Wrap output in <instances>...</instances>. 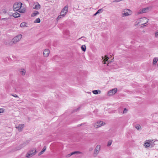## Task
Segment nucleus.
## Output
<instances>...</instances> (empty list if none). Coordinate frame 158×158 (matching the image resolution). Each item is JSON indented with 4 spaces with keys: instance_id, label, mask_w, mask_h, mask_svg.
Segmentation results:
<instances>
[{
    "instance_id": "nucleus-1",
    "label": "nucleus",
    "mask_w": 158,
    "mask_h": 158,
    "mask_svg": "<svg viewBox=\"0 0 158 158\" xmlns=\"http://www.w3.org/2000/svg\"><path fill=\"white\" fill-rule=\"evenodd\" d=\"M155 141L156 139H155V141H154L153 139L146 140L145 142L144 146L146 148L148 147H152L155 145L154 143V142Z\"/></svg>"
},
{
    "instance_id": "nucleus-8",
    "label": "nucleus",
    "mask_w": 158,
    "mask_h": 158,
    "mask_svg": "<svg viewBox=\"0 0 158 158\" xmlns=\"http://www.w3.org/2000/svg\"><path fill=\"white\" fill-rule=\"evenodd\" d=\"M100 148L101 146L99 145H98L96 146L94 152V156H96L99 153L100 149Z\"/></svg>"
},
{
    "instance_id": "nucleus-44",
    "label": "nucleus",
    "mask_w": 158,
    "mask_h": 158,
    "mask_svg": "<svg viewBox=\"0 0 158 158\" xmlns=\"http://www.w3.org/2000/svg\"><path fill=\"white\" fill-rule=\"evenodd\" d=\"M98 14L97 13V12H96L95 13L94 15V16H96V15Z\"/></svg>"
},
{
    "instance_id": "nucleus-35",
    "label": "nucleus",
    "mask_w": 158,
    "mask_h": 158,
    "mask_svg": "<svg viewBox=\"0 0 158 158\" xmlns=\"http://www.w3.org/2000/svg\"><path fill=\"white\" fill-rule=\"evenodd\" d=\"M4 111V110L3 109H0V113H3Z\"/></svg>"
},
{
    "instance_id": "nucleus-10",
    "label": "nucleus",
    "mask_w": 158,
    "mask_h": 158,
    "mask_svg": "<svg viewBox=\"0 0 158 158\" xmlns=\"http://www.w3.org/2000/svg\"><path fill=\"white\" fill-rule=\"evenodd\" d=\"M49 50L48 49H45V50H44L43 52V54L44 57H47L48 56V55L49 54Z\"/></svg>"
},
{
    "instance_id": "nucleus-11",
    "label": "nucleus",
    "mask_w": 158,
    "mask_h": 158,
    "mask_svg": "<svg viewBox=\"0 0 158 158\" xmlns=\"http://www.w3.org/2000/svg\"><path fill=\"white\" fill-rule=\"evenodd\" d=\"M68 6H65L62 10V13H64L63 15L67 13L68 11Z\"/></svg>"
},
{
    "instance_id": "nucleus-17",
    "label": "nucleus",
    "mask_w": 158,
    "mask_h": 158,
    "mask_svg": "<svg viewBox=\"0 0 158 158\" xmlns=\"http://www.w3.org/2000/svg\"><path fill=\"white\" fill-rule=\"evenodd\" d=\"M102 59L103 60H104V61H105L104 62H103V63L104 64H106V62L109 59V57L106 55L105 56V57L104 58L103 57H102Z\"/></svg>"
},
{
    "instance_id": "nucleus-12",
    "label": "nucleus",
    "mask_w": 158,
    "mask_h": 158,
    "mask_svg": "<svg viewBox=\"0 0 158 158\" xmlns=\"http://www.w3.org/2000/svg\"><path fill=\"white\" fill-rule=\"evenodd\" d=\"M24 127V124H20L18 126L16 127V128L19 131H21Z\"/></svg>"
},
{
    "instance_id": "nucleus-46",
    "label": "nucleus",
    "mask_w": 158,
    "mask_h": 158,
    "mask_svg": "<svg viewBox=\"0 0 158 158\" xmlns=\"http://www.w3.org/2000/svg\"><path fill=\"white\" fill-rule=\"evenodd\" d=\"M69 156H70V154H69Z\"/></svg>"
},
{
    "instance_id": "nucleus-38",
    "label": "nucleus",
    "mask_w": 158,
    "mask_h": 158,
    "mask_svg": "<svg viewBox=\"0 0 158 158\" xmlns=\"http://www.w3.org/2000/svg\"><path fill=\"white\" fill-rule=\"evenodd\" d=\"M2 12L4 14H6L7 13V11L6 10L4 9L2 10Z\"/></svg>"
},
{
    "instance_id": "nucleus-20",
    "label": "nucleus",
    "mask_w": 158,
    "mask_h": 158,
    "mask_svg": "<svg viewBox=\"0 0 158 158\" xmlns=\"http://www.w3.org/2000/svg\"><path fill=\"white\" fill-rule=\"evenodd\" d=\"M158 61V59L156 57H155L154 58L152 64L153 65H155L156 64V63Z\"/></svg>"
},
{
    "instance_id": "nucleus-47",
    "label": "nucleus",
    "mask_w": 158,
    "mask_h": 158,
    "mask_svg": "<svg viewBox=\"0 0 158 158\" xmlns=\"http://www.w3.org/2000/svg\"><path fill=\"white\" fill-rule=\"evenodd\" d=\"M81 124H80V125H79V126H81Z\"/></svg>"
},
{
    "instance_id": "nucleus-36",
    "label": "nucleus",
    "mask_w": 158,
    "mask_h": 158,
    "mask_svg": "<svg viewBox=\"0 0 158 158\" xmlns=\"http://www.w3.org/2000/svg\"><path fill=\"white\" fill-rule=\"evenodd\" d=\"M127 110L126 108H125L124 109L123 113H126L127 112Z\"/></svg>"
},
{
    "instance_id": "nucleus-45",
    "label": "nucleus",
    "mask_w": 158,
    "mask_h": 158,
    "mask_svg": "<svg viewBox=\"0 0 158 158\" xmlns=\"http://www.w3.org/2000/svg\"><path fill=\"white\" fill-rule=\"evenodd\" d=\"M93 150V149L92 148H91L89 149L90 151H91Z\"/></svg>"
},
{
    "instance_id": "nucleus-34",
    "label": "nucleus",
    "mask_w": 158,
    "mask_h": 158,
    "mask_svg": "<svg viewBox=\"0 0 158 158\" xmlns=\"http://www.w3.org/2000/svg\"><path fill=\"white\" fill-rule=\"evenodd\" d=\"M11 95L15 98H19V96L16 94H11Z\"/></svg>"
},
{
    "instance_id": "nucleus-15",
    "label": "nucleus",
    "mask_w": 158,
    "mask_h": 158,
    "mask_svg": "<svg viewBox=\"0 0 158 158\" xmlns=\"http://www.w3.org/2000/svg\"><path fill=\"white\" fill-rule=\"evenodd\" d=\"M20 14L18 12H15L12 15L13 17L15 18H18L20 16Z\"/></svg>"
},
{
    "instance_id": "nucleus-40",
    "label": "nucleus",
    "mask_w": 158,
    "mask_h": 158,
    "mask_svg": "<svg viewBox=\"0 0 158 158\" xmlns=\"http://www.w3.org/2000/svg\"><path fill=\"white\" fill-rule=\"evenodd\" d=\"M8 19V18H2L1 19V20H7Z\"/></svg>"
},
{
    "instance_id": "nucleus-29",
    "label": "nucleus",
    "mask_w": 158,
    "mask_h": 158,
    "mask_svg": "<svg viewBox=\"0 0 158 158\" xmlns=\"http://www.w3.org/2000/svg\"><path fill=\"white\" fill-rule=\"evenodd\" d=\"M30 142V140H26L25 142H24V143H25V144L26 145L28 144Z\"/></svg>"
},
{
    "instance_id": "nucleus-32",
    "label": "nucleus",
    "mask_w": 158,
    "mask_h": 158,
    "mask_svg": "<svg viewBox=\"0 0 158 158\" xmlns=\"http://www.w3.org/2000/svg\"><path fill=\"white\" fill-rule=\"evenodd\" d=\"M62 16L61 15L58 16V17H57V19H56L57 20H59L61 18H62Z\"/></svg>"
},
{
    "instance_id": "nucleus-33",
    "label": "nucleus",
    "mask_w": 158,
    "mask_h": 158,
    "mask_svg": "<svg viewBox=\"0 0 158 158\" xmlns=\"http://www.w3.org/2000/svg\"><path fill=\"white\" fill-rule=\"evenodd\" d=\"M18 11L20 13H24L25 12V10L23 9V10H19V11Z\"/></svg>"
},
{
    "instance_id": "nucleus-41",
    "label": "nucleus",
    "mask_w": 158,
    "mask_h": 158,
    "mask_svg": "<svg viewBox=\"0 0 158 158\" xmlns=\"http://www.w3.org/2000/svg\"><path fill=\"white\" fill-rule=\"evenodd\" d=\"M43 153L41 151L40 152H39V153L38 154V155L39 156H40L41 155H42V154H43Z\"/></svg>"
},
{
    "instance_id": "nucleus-4",
    "label": "nucleus",
    "mask_w": 158,
    "mask_h": 158,
    "mask_svg": "<svg viewBox=\"0 0 158 158\" xmlns=\"http://www.w3.org/2000/svg\"><path fill=\"white\" fill-rule=\"evenodd\" d=\"M36 149H34L30 150L26 154V156L27 158H30L35 155L36 152Z\"/></svg>"
},
{
    "instance_id": "nucleus-27",
    "label": "nucleus",
    "mask_w": 158,
    "mask_h": 158,
    "mask_svg": "<svg viewBox=\"0 0 158 158\" xmlns=\"http://www.w3.org/2000/svg\"><path fill=\"white\" fill-rule=\"evenodd\" d=\"M135 128L139 130L141 128V126L139 124H137L135 126Z\"/></svg>"
},
{
    "instance_id": "nucleus-30",
    "label": "nucleus",
    "mask_w": 158,
    "mask_h": 158,
    "mask_svg": "<svg viewBox=\"0 0 158 158\" xmlns=\"http://www.w3.org/2000/svg\"><path fill=\"white\" fill-rule=\"evenodd\" d=\"M112 141H109L108 142L107 146H110L112 143Z\"/></svg>"
},
{
    "instance_id": "nucleus-21",
    "label": "nucleus",
    "mask_w": 158,
    "mask_h": 158,
    "mask_svg": "<svg viewBox=\"0 0 158 158\" xmlns=\"http://www.w3.org/2000/svg\"><path fill=\"white\" fill-rule=\"evenodd\" d=\"M40 5L37 3V4L35 5V7H34L33 8L36 10H38L40 9Z\"/></svg>"
},
{
    "instance_id": "nucleus-26",
    "label": "nucleus",
    "mask_w": 158,
    "mask_h": 158,
    "mask_svg": "<svg viewBox=\"0 0 158 158\" xmlns=\"http://www.w3.org/2000/svg\"><path fill=\"white\" fill-rule=\"evenodd\" d=\"M26 23H22L20 25V26L21 27H24L26 26Z\"/></svg>"
},
{
    "instance_id": "nucleus-2",
    "label": "nucleus",
    "mask_w": 158,
    "mask_h": 158,
    "mask_svg": "<svg viewBox=\"0 0 158 158\" xmlns=\"http://www.w3.org/2000/svg\"><path fill=\"white\" fill-rule=\"evenodd\" d=\"M22 3L21 2H16L13 6V9L15 11H18L21 8Z\"/></svg>"
},
{
    "instance_id": "nucleus-9",
    "label": "nucleus",
    "mask_w": 158,
    "mask_h": 158,
    "mask_svg": "<svg viewBox=\"0 0 158 158\" xmlns=\"http://www.w3.org/2000/svg\"><path fill=\"white\" fill-rule=\"evenodd\" d=\"M148 19H147L145 17L140 18L141 25H142L146 24L148 23Z\"/></svg>"
},
{
    "instance_id": "nucleus-7",
    "label": "nucleus",
    "mask_w": 158,
    "mask_h": 158,
    "mask_svg": "<svg viewBox=\"0 0 158 158\" xmlns=\"http://www.w3.org/2000/svg\"><path fill=\"white\" fill-rule=\"evenodd\" d=\"M118 90L116 88H114L111 90H109L107 94L109 96H112L115 94L117 92Z\"/></svg>"
},
{
    "instance_id": "nucleus-18",
    "label": "nucleus",
    "mask_w": 158,
    "mask_h": 158,
    "mask_svg": "<svg viewBox=\"0 0 158 158\" xmlns=\"http://www.w3.org/2000/svg\"><path fill=\"white\" fill-rule=\"evenodd\" d=\"M26 146V145L25 144V143H23L21 144L19 146L17 147V150H19L21 149L22 148Z\"/></svg>"
},
{
    "instance_id": "nucleus-23",
    "label": "nucleus",
    "mask_w": 158,
    "mask_h": 158,
    "mask_svg": "<svg viewBox=\"0 0 158 158\" xmlns=\"http://www.w3.org/2000/svg\"><path fill=\"white\" fill-rule=\"evenodd\" d=\"M81 49L82 51L85 52L86 49V47L85 45H83L81 47Z\"/></svg>"
},
{
    "instance_id": "nucleus-5",
    "label": "nucleus",
    "mask_w": 158,
    "mask_h": 158,
    "mask_svg": "<svg viewBox=\"0 0 158 158\" xmlns=\"http://www.w3.org/2000/svg\"><path fill=\"white\" fill-rule=\"evenodd\" d=\"M131 14V10L128 9H124L122 12V16H126L129 15Z\"/></svg>"
},
{
    "instance_id": "nucleus-16",
    "label": "nucleus",
    "mask_w": 158,
    "mask_h": 158,
    "mask_svg": "<svg viewBox=\"0 0 158 158\" xmlns=\"http://www.w3.org/2000/svg\"><path fill=\"white\" fill-rule=\"evenodd\" d=\"M39 13L38 11L36 10H35L33 11V12L31 14V17H34L36 16V15H39Z\"/></svg>"
},
{
    "instance_id": "nucleus-3",
    "label": "nucleus",
    "mask_w": 158,
    "mask_h": 158,
    "mask_svg": "<svg viewBox=\"0 0 158 158\" xmlns=\"http://www.w3.org/2000/svg\"><path fill=\"white\" fill-rule=\"evenodd\" d=\"M22 38V35L21 34L17 35L13 39V42L9 43L10 45H12V43L16 44Z\"/></svg>"
},
{
    "instance_id": "nucleus-31",
    "label": "nucleus",
    "mask_w": 158,
    "mask_h": 158,
    "mask_svg": "<svg viewBox=\"0 0 158 158\" xmlns=\"http://www.w3.org/2000/svg\"><path fill=\"white\" fill-rule=\"evenodd\" d=\"M46 146L44 147L43 149L41 151L44 153L46 150Z\"/></svg>"
},
{
    "instance_id": "nucleus-22",
    "label": "nucleus",
    "mask_w": 158,
    "mask_h": 158,
    "mask_svg": "<svg viewBox=\"0 0 158 158\" xmlns=\"http://www.w3.org/2000/svg\"><path fill=\"white\" fill-rule=\"evenodd\" d=\"M141 24V22L140 20V19L137 20L135 22V25H138L139 24Z\"/></svg>"
},
{
    "instance_id": "nucleus-37",
    "label": "nucleus",
    "mask_w": 158,
    "mask_h": 158,
    "mask_svg": "<svg viewBox=\"0 0 158 158\" xmlns=\"http://www.w3.org/2000/svg\"><path fill=\"white\" fill-rule=\"evenodd\" d=\"M80 107H79L76 109H74L73 111V112H75V111H77V110H79V109Z\"/></svg>"
},
{
    "instance_id": "nucleus-6",
    "label": "nucleus",
    "mask_w": 158,
    "mask_h": 158,
    "mask_svg": "<svg viewBox=\"0 0 158 158\" xmlns=\"http://www.w3.org/2000/svg\"><path fill=\"white\" fill-rule=\"evenodd\" d=\"M105 124V123H103V122L99 121H98L97 123H95L94 125V126L96 128H98L101 127L102 126H103Z\"/></svg>"
},
{
    "instance_id": "nucleus-43",
    "label": "nucleus",
    "mask_w": 158,
    "mask_h": 158,
    "mask_svg": "<svg viewBox=\"0 0 158 158\" xmlns=\"http://www.w3.org/2000/svg\"><path fill=\"white\" fill-rule=\"evenodd\" d=\"M113 60H112L111 61H109L108 62V64H109L111 62H113Z\"/></svg>"
},
{
    "instance_id": "nucleus-13",
    "label": "nucleus",
    "mask_w": 158,
    "mask_h": 158,
    "mask_svg": "<svg viewBox=\"0 0 158 158\" xmlns=\"http://www.w3.org/2000/svg\"><path fill=\"white\" fill-rule=\"evenodd\" d=\"M148 8H143L142 10H140L138 14H140L142 13H146L148 11Z\"/></svg>"
},
{
    "instance_id": "nucleus-24",
    "label": "nucleus",
    "mask_w": 158,
    "mask_h": 158,
    "mask_svg": "<svg viewBox=\"0 0 158 158\" xmlns=\"http://www.w3.org/2000/svg\"><path fill=\"white\" fill-rule=\"evenodd\" d=\"M80 152L79 151H75L74 152H72L70 154V156H72L73 155L77 154H79L80 153Z\"/></svg>"
},
{
    "instance_id": "nucleus-42",
    "label": "nucleus",
    "mask_w": 158,
    "mask_h": 158,
    "mask_svg": "<svg viewBox=\"0 0 158 158\" xmlns=\"http://www.w3.org/2000/svg\"><path fill=\"white\" fill-rule=\"evenodd\" d=\"M61 15L62 16V17H64L65 15H63V14H64V13H62V11H61Z\"/></svg>"
},
{
    "instance_id": "nucleus-28",
    "label": "nucleus",
    "mask_w": 158,
    "mask_h": 158,
    "mask_svg": "<svg viewBox=\"0 0 158 158\" xmlns=\"http://www.w3.org/2000/svg\"><path fill=\"white\" fill-rule=\"evenodd\" d=\"M103 11V9H100L98 10V11L97 12V13L99 14L100 13L102 12Z\"/></svg>"
},
{
    "instance_id": "nucleus-39",
    "label": "nucleus",
    "mask_w": 158,
    "mask_h": 158,
    "mask_svg": "<svg viewBox=\"0 0 158 158\" xmlns=\"http://www.w3.org/2000/svg\"><path fill=\"white\" fill-rule=\"evenodd\" d=\"M155 36L157 37L158 36V31H156L155 33Z\"/></svg>"
},
{
    "instance_id": "nucleus-14",
    "label": "nucleus",
    "mask_w": 158,
    "mask_h": 158,
    "mask_svg": "<svg viewBox=\"0 0 158 158\" xmlns=\"http://www.w3.org/2000/svg\"><path fill=\"white\" fill-rule=\"evenodd\" d=\"M20 73L23 76L25 75L26 74V70L23 69H19V70Z\"/></svg>"
},
{
    "instance_id": "nucleus-25",
    "label": "nucleus",
    "mask_w": 158,
    "mask_h": 158,
    "mask_svg": "<svg viewBox=\"0 0 158 158\" xmlns=\"http://www.w3.org/2000/svg\"><path fill=\"white\" fill-rule=\"evenodd\" d=\"M40 20L39 18H37L34 21V23H40Z\"/></svg>"
},
{
    "instance_id": "nucleus-19",
    "label": "nucleus",
    "mask_w": 158,
    "mask_h": 158,
    "mask_svg": "<svg viewBox=\"0 0 158 158\" xmlns=\"http://www.w3.org/2000/svg\"><path fill=\"white\" fill-rule=\"evenodd\" d=\"M93 93L95 94H97L101 93V91L99 90H94L92 91Z\"/></svg>"
}]
</instances>
